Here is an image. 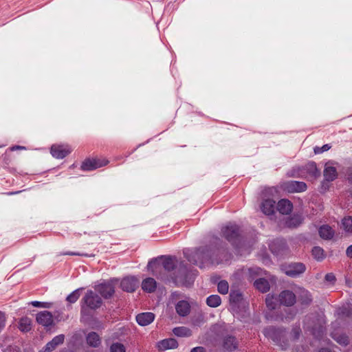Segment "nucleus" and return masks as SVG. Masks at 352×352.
I'll return each instance as SVG.
<instances>
[{"label": "nucleus", "mask_w": 352, "mask_h": 352, "mask_svg": "<svg viewBox=\"0 0 352 352\" xmlns=\"http://www.w3.org/2000/svg\"><path fill=\"white\" fill-rule=\"evenodd\" d=\"M276 329L274 327H269L264 330L263 333L266 337L272 339L274 341H276L278 338L276 336Z\"/></svg>", "instance_id": "nucleus-34"}, {"label": "nucleus", "mask_w": 352, "mask_h": 352, "mask_svg": "<svg viewBox=\"0 0 352 352\" xmlns=\"http://www.w3.org/2000/svg\"><path fill=\"white\" fill-rule=\"evenodd\" d=\"M307 169L314 178L320 175V173L317 169L316 164L314 162H310L307 165Z\"/></svg>", "instance_id": "nucleus-35"}, {"label": "nucleus", "mask_w": 352, "mask_h": 352, "mask_svg": "<svg viewBox=\"0 0 352 352\" xmlns=\"http://www.w3.org/2000/svg\"><path fill=\"white\" fill-rule=\"evenodd\" d=\"M218 292L221 294H226L229 290V285L226 280H221L217 285Z\"/></svg>", "instance_id": "nucleus-36"}, {"label": "nucleus", "mask_w": 352, "mask_h": 352, "mask_svg": "<svg viewBox=\"0 0 352 352\" xmlns=\"http://www.w3.org/2000/svg\"><path fill=\"white\" fill-rule=\"evenodd\" d=\"M255 287L262 292H267L270 289V284L265 278H258L254 283Z\"/></svg>", "instance_id": "nucleus-26"}, {"label": "nucleus", "mask_w": 352, "mask_h": 352, "mask_svg": "<svg viewBox=\"0 0 352 352\" xmlns=\"http://www.w3.org/2000/svg\"><path fill=\"white\" fill-rule=\"evenodd\" d=\"M80 297L79 289H76L71 293L66 298V300L70 302L74 303L78 300Z\"/></svg>", "instance_id": "nucleus-38"}, {"label": "nucleus", "mask_w": 352, "mask_h": 352, "mask_svg": "<svg viewBox=\"0 0 352 352\" xmlns=\"http://www.w3.org/2000/svg\"><path fill=\"white\" fill-rule=\"evenodd\" d=\"M154 320V314L151 312H145L136 316V321L141 326H146Z\"/></svg>", "instance_id": "nucleus-14"}, {"label": "nucleus", "mask_w": 352, "mask_h": 352, "mask_svg": "<svg viewBox=\"0 0 352 352\" xmlns=\"http://www.w3.org/2000/svg\"><path fill=\"white\" fill-rule=\"evenodd\" d=\"M185 257L188 261L193 264L204 267L205 265L218 264V261H214L212 258L211 250L207 248H201L194 251L186 250L184 252Z\"/></svg>", "instance_id": "nucleus-1"}, {"label": "nucleus", "mask_w": 352, "mask_h": 352, "mask_svg": "<svg viewBox=\"0 0 352 352\" xmlns=\"http://www.w3.org/2000/svg\"><path fill=\"white\" fill-rule=\"evenodd\" d=\"M196 274L195 273L187 274L185 277L177 276L175 278V282L177 284L184 285L186 287H190L194 282Z\"/></svg>", "instance_id": "nucleus-18"}, {"label": "nucleus", "mask_w": 352, "mask_h": 352, "mask_svg": "<svg viewBox=\"0 0 352 352\" xmlns=\"http://www.w3.org/2000/svg\"><path fill=\"white\" fill-rule=\"evenodd\" d=\"M65 336L63 334L55 336L50 342H49L45 346L43 352H51L56 349V347L62 344L64 341Z\"/></svg>", "instance_id": "nucleus-13"}, {"label": "nucleus", "mask_w": 352, "mask_h": 352, "mask_svg": "<svg viewBox=\"0 0 352 352\" xmlns=\"http://www.w3.org/2000/svg\"><path fill=\"white\" fill-rule=\"evenodd\" d=\"M342 225L345 232L352 233V217H347L342 219Z\"/></svg>", "instance_id": "nucleus-32"}, {"label": "nucleus", "mask_w": 352, "mask_h": 352, "mask_svg": "<svg viewBox=\"0 0 352 352\" xmlns=\"http://www.w3.org/2000/svg\"><path fill=\"white\" fill-rule=\"evenodd\" d=\"M139 280L135 276H126L120 282L121 288L127 292H133L138 287Z\"/></svg>", "instance_id": "nucleus-7"}, {"label": "nucleus", "mask_w": 352, "mask_h": 352, "mask_svg": "<svg viewBox=\"0 0 352 352\" xmlns=\"http://www.w3.org/2000/svg\"><path fill=\"white\" fill-rule=\"evenodd\" d=\"M190 352H206L204 347L197 346L193 348Z\"/></svg>", "instance_id": "nucleus-47"}, {"label": "nucleus", "mask_w": 352, "mask_h": 352, "mask_svg": "<svg viewBox=\"0 0 352 352\" xmlns=\"http://www.w3.org/2000/svg\"><path fill=\"white\" fill-rule=\"evenodd\" d=\"M347 178L352 183V167L347 169Z\"/></svg>", "instance_id": "nucleus-46"}, {"label": "nucleus", "mask_w": 352, "mask_h": 352, "mask_svg": "<svg viewBox=\"0 0 352 352\" xmlns=\"http://www.w3.org/2000/svg\"><path fill=\"white\" fill-rule=\"evenodd\" d=\"M282 188L288 192H300L306 190L307 185L302 182L289 181L284 182Z\"/></svg>", "instance_id": "nucleus-5"}, {"label": "nucleus", "mask_w": 352, "mask_h": 352, "mask_svg": "<svg viewBox=\"0 0 352 352\" xmlns=\"http://www.w3.org/2000/svg\"><path fill=\"white\" fill-rule=\"evenodd\" d=\"M142 288L149 293L154 292V280L152 278L144 279L142 283Z\"/></svg>", "instance_id": "nucleus-29"}, {"label": "nucleus", "mask_w": 352, "mask_h": 352, "mask_svg": "<svg viewBox=\"0 0 352 352\" xmlns=\"http://www.w3.org/2000/svg\"><path fill=\"white\" fill-rule=\"evenodd\" d=\"M292 208V204L287 199H281L277 204V210L283 214H289Z\"/></svg>", "instance_id": "nucleus-17"}, {"label": "nucleus", "mask_w": 352, "mask_h": 352, "mask_svg": "<svg viewBox=\"0 0 352 352\" xmlns=\"http://www.w3.org/2000/svg\"><path fill=\"white\" fill-rule=\"evenodd\" d=\"M302 217L299 214H294L285 220V226L288 228H296L302 222Z\"/></svg>", "instance_id": "nucleus-21"}, {"label": "nucleus", "mask_w": 352, "mask_h": 352, "mask_svg": "<svg viewBox=\"0 0 352 352\" xmlns=\"http://www.w3.org/2000/svg\"><path fill=\"white\" fill-rule=\"evenodd\" d=\"M177 342L173 338L165 339L162 340L158 344V347L161 350H167L175 349L177 347Z\"/></svg>", "instance_id": "nucleus-19"}, {"label": "nucleus", "mask_w": 352, "mask_h": 352, "mask_svg": "<svg viewBox=\"0 0 352 352\" xmlns=\"http://www.w3.org/2000/svg\"><path fill=\"white\" fill-rule=\"evenodd\" d=\"M82 300L91 309L99 308L102 303L101 298L91 290L87 291L83 297Z\"/></svg>", "instance_id": "nucleus-3"}, {"label": "nucleus", "mask_w": 352, "mask_h": 352, "mask_svg": "<svg viewBox=\"0 0 352 352\" xmlns=\"http://www.w3.org/2000/svg\"><path fill=\"white\" fill-rule=\"evenodd\" d=\"M117 279H111L104 282L96 287V290L104 298H110L115 293V287L118 283Z\"/></svg>", "instance_id": "nucleus-2"}, {"label": "nucleus", "mask_w": 352, "mask_h": 352, "mask_svg": "<svg viewBox=\"0 0 352 352\" xmlns=\"http://www.w3.org/2000/svg\"><path fill=\"white\" fill-rule=\"evenodd\" d=\"M32 306L35 307H43V308H50L52 305V302H39V301H32L31 302Z\"/></svg>", "instance_id": "nucleus-41"}, {"label": "nucleus", "mask_w": 352, "mask_h": 352, "mask_svg": "<svg viewBox=\"0 0 352 352\" xmlns=\"http://www.w3.org/2000/svg\"><path fill=\"white\" fill-rule=\"evenodd\" d=\"M175 309L180 316H186L190 313V306L187 301L180 300L177 303Z\"/></svg>", "instance_id": "nucleus-16"}, {"label": "nucleus", "mask_w": 352, "mask_h": 352, "mask_svg": "<svg viewBox=\"0 0 352 352\" xmlns=\"http://www.w3.org/2000/svg\"><path fill=\"white\" fill-rule=\"evenodd\" d=\"M325 279L327 281L333 282V281L335 280L336 278H335V276L333 274L330 273V274H327L325 276Z\"/></svg>", "instance_id": "nucleus-45"}, {"label": "nucleus", "mask_w": 352, "mask_h": 352, "mask_svg": "<svg viewBox=\"0 0 352 352\" xmlns=\"http://www.w3.org/2000/svg\"><path fill=\"white\" fill-rule=\"evenodd\" d=\"M312 333L316 336V329L315 328H312L311 329Z\"/></svg>", "instance_id": "nucleus-54"}, {"label": "nucleus", "mask_w": 352, "mask_h": 352, "mask_svg": "<svg viewBox=\"0 0 352 352\" xmlns=\"http://www.w3.org/2000/svg\"><path fill=\"white\" fill-rule=\"evenodd\" d=\"M301 330L300 327H296L292 329V335L294 340L298 339L300 336Z\"/></svg>", "instance_id": "nucleus-43"}, {"label": "nucleus", "mask_w": 352, "mask_h": 352, "mask_svg": "<svg viewBox=\"0 0 352 352\" xmlns=\"http://www.w3.org/2000/svg\"><path fill=\"white\" fill-rule=\"evenodd\" d=\"M87 342L91 346L97 347L100 344V339L96 332H91L87 336Z\"/></svg>", "instance_id": "nucleus-24"}, {"label": "nucleus", "mask_w": 352, "mask_h": 352, "mask_svg": "<svg viewBox=\"0 0 352 352\" xmlns=\"http://www.w3.org/2000/svg\"><path fill=\"white\" fill-rule=\"evenodd\" d=\"M333 230L327 225L322 226L319 229V234L324 239H330L333 236Z\"/></svg>", "instance_id": "nucleus-23"}, {"label": "nucleus", "mask_w": 352, "mask_h": 352, "mask_svg": "<svg viewBox=\"0 0 352 352\" xmlns=\"http://www.w3.org/2000/svg\"><path fill=\"white\" fill-rule=\"evenodd\" d=\"M36 320L37 322L44 327H49L53 324V316L47 311H41L37 314Z\"/></svg>", "instance_id": "nucleus-11"}, {"label": "nucleus", "mask_w": 352, "mask_h": 352, "mask_svg": "<svg viewBox=\"0 0 352 352\" xmlns=\"http://www.w3.org/2000/svg\"><path fill=\"white\" fill-rule=\"evenodd\" d=\"M275 208V201L271 199H265L261 206L262 212L267 215L274 214Z\"/></svg>", "instance_id": "nucleus-15"}, {"label": "nucleus", "mask_w": 352, "mask_h": 352, "mask_svg": "<svg viewBox=\"0 0 352 352\" xmlns=\"http://www.w3.org/2000/svg\"><path fill=\"white\" fill-rule=\"evenodd\" d=\"M312 254L317 260H322L324 257V250L320 247H314L312 249Z\"/></svg>", "instance_id": "nucleus-37"}, {"label": "nucleus", "mask_w": 352, "mask_h": 352, "mask_svg": "<svg viewBox=\"0 0 352 352\" xmlns=\"http://www.w3.org/2000/svg\"><path fill=\"white\" fill-rule=\"evenodd\" d=\"M331 336L340 344L346 345L349 343L348 337L344 334H338V333L333 332Z\"/></svg>", "instance_id": "nucleus-31"}, {"label": "nucleus", "mask_w": 352, "mask_h": 352, "mask_svg": "<svg viewBox=\"0 0 352 352\" xmlns=\"http://www.w3.org/2000/svg\"><path fill=\"white\" fill-rule=\"evenodd\" d=\"M282 270L287 276L296 277L302 274L305 271L306 267L302 263H294L283 267Z\"/></svg>", "instance_id": "nucleus-4"}, {"label": "nucleus", "mask_w": 352, "mask_h": 352, "mask_svg": "<svg viewBox=\"0 0 352 352\" xmlns=\"http://www.w3.org/2000/svg\"><path fill=\"white\" fill-rule=\"evenodd\" d=\"M280 304L286 306H292L296 302V295L291 291H283L278 296Z\"/></svg>", "instance_id": "nucleus-10"}, {"label": "nucleus", "mask_w": 352, "mask_h": 352, "mask_svg": "<svg viewBox=\"0 0 352 352\" xmlns=\"http://www.w3.org/2000/svg\"><path fill=\"white\" fill-rule=\"evenodd\" d=\"M237 342L235 338L228 336L223 340V347L226 350L232 351L236 348Z\"/></svg>", "instance_id": "nucleus-27"}, {"label": "nucleus", "mask_w": 352, "mask_h": 352, "mask_svg": "<svg viewBox=\"0 0 352 352\" xmlns=\"http://www.w3.org/2000/svg\"><path fill=\"white\" fill-rule=\"evenodd\" d=\"M296 292L298 295L299 300L302 305H307L311 302L312 298L310 293L307 290L303 288H299L298 291Z\"/></svg>", "instance_id": "nucleus-20"}, {"label": "nucleus", "mask_w": 352, "mask_h": 352, "mask_svg": "<svg viewBox=\"0 0 352 352\" xmlns=\"http://www.w3.org/2000/svg\"><path fill=\"white\" fill-rule=\"evenodd\" d=\"M346 253L349 257L352 258V245L347 248Z\"/></svg>", "instance_id": "nucleus-48"}, {"label": "nucleus", "mask_w": 352, "mask_h": 352, "mask_svg": "<svg viewBox=\"0 0 352 352\" xmlns=\"http://www.w3.org/2000/svg\"><path fill=\"white\" fill-rule=\"evenodd\" d=\"M147 267L149 270H151V271L153 270V259L149 261Z\"/></svg>", "instance_id": "nucleus-51"}, {"label": "nucleus", "mask_w": 352, "mask_h": 352, "mask_svg": "<svg viewBox=\"0 0 352 352\" xmlns=\"http://www.w3.org/2000/svg\"><path fill=\"white\" fill-rule=\"evenodd\" d=\"M65 254L68 255H78V256H87V254L76 253V252H67Z\"/></svg>", "instance_id": "nucleus-49"}, {"label": "nucleus", "mask_w": 352, "mask_h": 352, "mask_svg": "<svg viewBox=\"0 0 352 352\" xmlns=\"http://www.w3.org/2000/svg\"><path fill=\"white\" fill-rule=\"evenodd\" d=\"M221 231L224 237L230 242H234L239 236V228L234 224H229L223 227Z\"/></svg>", "instance_id": "nucleus-9"}, {"label": "nucleus", "mask_w": 352, "mask_h": 352, "mask_svg": "<svg viewBox=\"0 0 352 352\" xmlns=\"http://www.w3.org/2000/svg\"><path fill=\"white\" fill-rule=\"evenodd\" d=\"M24 148H25V147L21 146H14L11 148V150L14 151V150L24 149Z\"/></svg>", "instance_id": "nucleus-50"}, {"label": "nucleus", "mask_w": 352, "mask_h": 352, "mask_svg": "<svg viewBox=\"0 0 352 352\" xmlns=\"http://www.w3.org/2000/svg\"><path fill=\"white\" fill-rule=\"evenodd\" d=\"M72 150L67 144H53L50 153L54 157L63 159L71 153Z\"/></svg>", "instance_id": "nucleus-6"}, {"label": "nucleus", "mask_w": 352, "mask_h": 352, "mask_svg": "<svg viewBox=\"0 0 352 352\" xmlns=\"http://www.w3.org/2000/svg\"><path fill=\"white\" fill-rule=\"evenodd\" d=\"M107 161H101L98 159H87L81 164V169L86 171L93 170L105 166Z\"/></svg>", "instance_id": "nucleus-8"}, {"label": "nucleus", "mask_w": 352, "mask_h": 352, "mask_svg": "<svg viewBox=\"0 0 352 352\" xmlns=\"http://www.w3.org/2000/svg\"><path fill=\"white\" fill-rule=\"evenodd\" d=\"M349 309H350V311H351V314H352V306L349 307Z\"/></svg>", "instance_id": "nucleus-55"}, {"label": "nucleus", "mask_w": 352, "mask_h": 352, "mask_svg": "<svg viewBox=\"0 0 352 352\" xmlns=\"http://www.w3.org/2000/svg\"><path fill=\"white\" fill-rule=\"evenodd\" d=\"M322 332V327L320 324L318 329H317V333L319 334H320V333Z\"/></svg>", "instance_id": "nucleus-52"}, {"label": "nucleus", "mask_w": 352, "mask_h": 352, "mask_svg": "<svg viewBox=\"0 0 352 352\" xmlns=\"http://www.w3.org/2000/svg\"><path fill=\"white\" fill-rule=\"evenodd\" d=\"M331 148V146L329 144H324L322 147L316 146L314 148V153L316 154H320L324 151H327Z\"/></svg>", "instance_id": "nucleus-42"}, {"label": "nucleus", "mask_w": 352, "mask_h": 352, "mask_svg": "<svg viewBox=\"0 0 352 352\" xmlns=\"http://www.w3.org/2000/svg\"><path fill=\"white\" fill-rule=\"evenodd\" d=\"M6 323L5 314L0 311V331L4 328Z\"/></svg>", "instance_id": "nucleus-44"}, {"label": "nucleus", "mask_w": 352, "mask_h": 352, "mask_svg": "<svg viewBox=\"0 0 352 352\" xmlns=\"http://www.w3.org/2000/svg\"><path fill=\"white\" fill-rule=\"evenodd\" d=\"M221 299L218 295H211L206 299V303L209 307H217L221 305Z\"/></svg>", "instance_id": "nucleus-28"}, {"label": "nucleus", "mask_w": 352, "mask_h": 352, "mask_svg": "<svg viewBox=\"0 0 352 352\" xmlns=\"http://www.w3.org/2000/svg\"><path fill=\"white\" fill-rule=\"evenodd\" d=\"M241 299V294L238 291H232L230 294V300L231 302L236 303Z\"/></svg>", "instance_id": "nucleus-39"}, {"label": "nucleus", "mask_w": 352, "mask_h": 352, "mask_svg": "<svg viewBox=\"0 0 352 352\" xmlns=\"http://www.w3.org/2000/svg\"><path fill=\"white\" fill-rule=\"evenodd\" d=\"M337 170L333 166H327L324 170V177L326 181L332 182L335 179H336Z\"/></svg>", "instance_id": "nucleus-22"}, {"label": "nucleus", "mask_w": 352, "mask_h": 352, "mask_svg": "<svg viewBox=\"0 0 352 352\" xmlns=\"http://www.w3.org/2000/svg\"><path fill=\"white\" fill-rule=\"evenodd\" d=\"M111 352H125V347L122 344L114 343L111 346Z\"/></svg>", "instance_id": "nucleus-40"}, {"label": "nucleus", "mask_w": 352, "mask_h": 352, "mask_svg": "<svg viewBox=\"0 0 352 352\" xmlns=\"http://www.w3.org/2000/svg\"><path fill=\"white\" fill-rule=\"evenodd\" d=\"M160 265H162L166 270L170 271L175 267V263L172 258L160 256L155 258V268Z\"/></svg>", "instance_id": "nucleus-12"}, {"label": "nucleus", "mask_w": 352, "mask_h": 352, "mask_svg": "<svg viewBox=\"0 0 352 352\" xmlns=\"http://www.w3.org/2000/svg\"><path fill=\"white\" fill-rule=\"evenodd\" d=\"M277 298H276L274 296L268 294L265 300L267 307L270 309H275L277 305Z\"/></svg>", "instance_id": "nucleus-33"}, {"label": "nucleus", "mask_w": 352, "mask_h": 352, "mask_svg": "<svg viewBox=\"0 0 352 352\" xmlns=\"http://www.w3.org/2000/svg\"><path fill=\"white\" fill-rule=\"evenodd\" d=\"M19 328L21 331H29L31 329V320L28 317L22 318L20 320Z\"/></svg>", "instance_id": "nucleus-30"}, {"label": "nucleus", "mask_w": 352, "mask_h": 352, "mask_svg": "<svg viewBox=\"0 0 352 352\" xmlns=\"http://www.w3.org/2000/svg\"><path fill=\"white\" fill-rule=\"evenodd\" d=\"M319 352H331L330 350H329L328 349H321Z\"/></svg>", "instance_id": "nucleus-53"}, {"label": "nucleus", "mask_w": 352, "mask_h": 352, "mask_svg": "<svg viewBox=\"0 0 352 352\" xmlns=\"http://www.w3.org/2000/svg\"><path fill=\"white\" fill-rule=\"evenodd\" d=\"M173 333L178 337H190L192 336V331L186 327H178L173 329Z\"/></svg>", "instance_id": "nucleus-25"}]
</instances>
